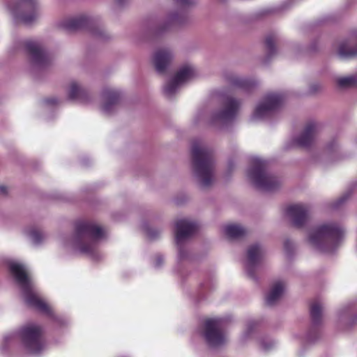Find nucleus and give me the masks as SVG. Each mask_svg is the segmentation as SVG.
Returning <instances> with one entry per match:
<instances>
[{
    "mask_svg": "<svg viewBox=\"0 0 357 357\" xmlns=\"http://www.w3.org/2000/svg\"><path fill=\"white\" fill-rule=\"evenodd\" d=\"M29 236L33 243L36 245L42 243L45 238V235L43 233L36 229L30 230L29 231Z\"/></svg>",
    "mask_w": 357,
    "mask_h": 357,
    "instance_id": "obj_28",
    "label": "nucleus"
},
{
    "mask_svg": "<svg viewBox=\"0 0 357 357\" xmlns=\"http://www.w3.org/2000/svg\"><path fill=\"white\" fill-rule=\"evenodd\" d=\"M46 102L49 105H56L58 102V100L56 98H51L47 99Z\"/></svg>",
    "mask_w": 357,
    "mask_h": 357,
    "instance_id": "obj_38",
    "label": "nucleus"
},
{
    "mask_svg": "<svg viewBox=\"0 0 357 357\" xmlns=\"http://www.w3.org/2000/svg\"><path fill=\"white\" fill-rule=\"evenodd\" d=\"M88 22V19L84 16L71 17L64 20L60 26L68 31H74L84 27Z\"/></svg>",
    "mask_w": 357,
    "mask_h": 357,
    "instance_id": "obj_20",
    "label": "nucleus"
},
{
    "mask_svg": "<svg viewBox=\"0 0 357 357\" xmlns=\"http://www.w3.org/2000/svg\"><path fill=\"white\" fill-rule=\"evenodd\" d=\"M68 95L70 99L77 100L84 97L85 91L77 82H72L69 86Z\"/></svg>",
    "mask_w": 357,
    "mask_h": 357,
    "instance_id": "obj_23",
    "label": "nucleus"
},
{
    "mask_svg": "<svg viewBox=\"0 0 357 357\" xmlns=\"http://www.w3.org/2000/svg\"><path fill=\"white\" fill-rule=\"evenodd\" d=\"M168 24L176 23L177 22V16L176 15H171L168 17Z\"/></svg>",
    "mask_w": 357,
    "mask_h": 357,
    "instance_id": "obj_37",
    "label": "nucleus"
},
{
    "mask_svg": "<svg viewBox=\"0 0 357 357\" xmlns=\"http://www.w3.org/2000/svg\"><path fill=\"white\" fill-rule=\"evenodd\" d=\"M176 3L181 6H186L192 3V0H174Z\"/></svg>",
    "mask_w": 357,
    "mask_h": 357,
    "instance_id": "obj_36",
    "label": "nucleus"
},
{
    "mask_svg": "<svg viewBox=\"0 0 357 357\" xmlns=\"http://www.w3.org/2000/svg\"><path fill=\"white\" fill-rule=\"evenodd\" d=\"M284 291V285L282 282L275 283L266 298V302L268 305H272L275 304L282 296Z\"/></svg>",
    "mask_w": 357,
    "mask_h": 357,
    "instance_id": "obj_21",
    "label": "nucleus"
},
{
    "mask_svg": "<svg viewBox=\"0 0 357 357\" xmlns=\"http://www.w3.org/2000/svg\"><path fill=\"white\" fill-rule=\"evenodd\" d=\"M337 82L340 87H349L357 84V77L355 76L340 77Z\"/></svg>",
    "mask_w": 357,
    "mask_h": 357,
    "instance_id": "obj_27",
    "label": "nucleus"
},
{
    "mask_svg": "<svg viewBox=\"0 0 357 357\" xmlns=\"http://www.w3.org/2000/svg\"><path fill=\"white\" fill-rule=\"evenodd\" d=\"M225 234L230 238H238L245 235V229L239 225L229 224L224 227Z\"/></svg>",
    "mask_w": 357,
    "mask_h": 357,
    "instance_id": "obj_22",
    "label": "nucleus"
},
{
    "mask_svg": "<svg viewBox=\"0 0 357 357\" xmlns=\"http://www.w3.org/2000/svg\"><path fill=\"white\" fill-rule=\"evenodd\" d=\"M275 344V341L268 337H263L259 340V347L264 351L271 350Z\"/></svg>",
    "mask_w": 357,
    "mask_h": 357,
    "instance_id": "obj_26",
    "label": "nucleus"
},
{
    "mask_svg": "<svg viewBox=\"0 0 357 357\" xmlns=\"http://www.w3.org/2000/svg\"><path fill=\"white\" fill-rule=\"evenodd\" d=\"M232 84L236 87L248 90L255 84V82L246 78L238 77L233 79Z\"/></svg>",
    "mask_w": 357,
    "mask_h": 357,
    "instance_id": "obj_25",
    "label": "nucleus"
},
{
    "mask_svg": "<svg viewBox=\"0 0 357 357\" xmlns=\"http://www.w3.org/2000/svg\"><path fill=\"white\" fill-rule=\"evenodd\" d=\"M224 320L221 318L206 321L204 336L211 347H218L226 343L227 337L222 332Z\"/></svg>",
    "mask_w": 357,
    "mask_h": 357,
    "instance_id": "obj_10",
    "label": "nucleus"
},
{
    "mask_svg": "<svg viewBox=\"0 0 357 357\" xmlns=\"http://www.w3.org/2000/svg\"><path fill=\"white\" fill-rule=\"evenodd\" d=\"M7 193V188L5 186H0V195H6Z\"/></svg>",
    "mask_w": 357,
    "mask_h": 357,
    "instance_id": "obj_39",
    "label": "nucleus"
},
{
    "mask_svg": "<svg viewBox=\"0 0 357 357\" xmlns=\"http://www.w3.org/2000/svg\"><path fill=\"white\" fill-rule=\"evenodd\" d=\"M337 148V143L335 142H333L332 143L327 144L326 149L328 152H332V151H336Z\"/></svg>",
    "mask_w": 357,
    "mask_h": 357,
    "instance_id": "obj_32",
    "label": "nucleus"
},
{
    "mask_svg": "<svg viewBox=\"0 0 357 357\" xmlns=\"http://www.w3.org/2000/svg\"><path fill=\"white\" fill-rule=\"evenodd\" d=\"M200 115H201V114H199V116H198L197 117H196V121H199L198 118H199V116Z\"/></svg>",
    "mask_w": 357,
    "mask_h": 357,
    "instance_id": "obj_40",
    "label": "nucleus"
},
{
    "mask_svg": "<svg viewBox=\"0 0 357 357\" xmlns=\"http://www.w3.org/2000/svg\"><path fill=\"white\" fill-rule=\"evenodd\" d=\"M320 125L317 122L308 123L303 132L294 139L296 145L301 147H307L310 145L315 139L317 134L320 130Z\"/></svg>",
    "mask_w": 357,
    "mask_h": 357,
    "instance_id": "obj_15",
    "label": "nucleus"
},
{
    "mask_svg": "<svg viewBox=\"0 0 357 357\" xmlns=\"http://www.w3.org/2000/svg\"><path fill=\"white\" fill-rule=\"evenodd\" d=\"M263 255V250L258 244H255L248 250V258L245 262V269L250 278H255L254 271Z\"/></svg>",
    "mask_w": 357,
    "mask_h": 357,
    "instance_id": "obj_16",
    "label": "nucleus"
},
{
    "mask_svg": "<svg viewBox=\"0 0 357 357\" xmlns=\"http://www.w3.org/2000/svg\"><path fill=\"white\" fill-rule=\"evenodd\" d=\"M338 54L343 59L357 55V38L342 42L338 48Z\"/></svg>",
    "mask_w": 357,
    "mask_h": 357,
    "instance_id": "obj_19",
    "label": "nucleus"
},
{
    "mask_svg": "<svg viewBox=\"0 0 357 357\" xmlns=\"http://www.w3.org/2000/svg\"><path fill=\"white\" fill-rule=\"evenodd\" d=\"M197 230V225L188 219H181L176 223L175 239L178 247L179 259L187 258L188 250L186 241L193 236Z\"/></svg>",
    "mask_w": 357,
    "mask_h": 357,
    "instance_id": "obj_7",
    "label": "nucleus"
},
{
    "mask_svg": "<svg viewBox=\"0 0 357 357\" xmlns=\"http://www.w3.org/2000/svg\"><path fill=\"white\" fill-rule=\"evenodd\" d=\"M286 214L294 226L301 228L307 221L309 210L307 206L304 204H294L287 208Z\"/></svg>",
    "mask_w": 357,
    "mask_h": 357,
    "instance_id": "obj_14",
    "label": "nucleus"
},
{
    "mask_svg": "<svg viewBox=\"0 0 357 357\" xmlns=\"http://www.w3.org/2000/svg\"><path fill=\"white\" fill-rule=\"evenodd\" d=\"M167 25H165V27H163L162 29L163 30V29H167Z\"/></svg>",
    "mask_w": 357,
    "mask_h": 357,
    "instance_id": "obj_41",
    "label": "nucleus"
},
{
    "mask_svg": "<svg viewBox=\"0 0 357 357\" xmlns=\"http://www.w3.org/2000/svg\"><path fill=\"white\" fill-rule=\"evenodd\" d=\"M275 40V35H268L266 38L265 43H266V47L268 52L269 56H272L275 53V46H274Z\"/></svg>",
    "mask_w": 357,
    "mask_h": 357,
    "instance_id": "obj_29",
    "label": "nucleus"
},
{
    "mask_svg": "<svg viewBox=\"0 0 357 357\" xmlns=\"http://www.w3.org/2000/svg\"><path fill=\"white\" fill-rule=\"evenodd\" d=\"M247 176L253 185L262 191H272L280 185L279 178L268 172L266 161L258 157L252 158Z\"/></svg>",
    "mask_w": 357,
    "mask_h": 357,
    "instance_id": "obj_6",
    "label": "nucleus"
},
{
    "mask_svg": "<svg viewBox=\"0 0 357 357\" xmlns=\"http://www.w3.org/2000/svg\"><path fill=\"white\" fill-rule=\"evenodd\" d=\"M9 269L20 285L24 299L29 307L49 316L57 326L68 324L66 317L56 315L52 307L41 298L29 275L26 266L17 261H11Z\"/></svg>",
    "mask_w": 357,
    "mask_h": 357,
    "instance_id": "obj_1",
    "label": "nucleus"
},
{
    "mask_svg": "<svg viewBox=\"0 0 357 357\" xmlns=\"http://www.w3.org/2000/svg\"><path fill=\"white\" fill-rule=\"evenodd\" d=\"M349 193H346L344 195H342L334 203L333 207H339L340 205H342L343 203L346 202V200L349 198Z\"/></svg>",
    "mask_w": 357,
    "mask_h": 357,
    "instance_id": "obj_31",
    "label": "nucleus"
},
{
    "mask_svg": "<svg viewBox=\"0 0 357 357\" xmlns=\"http://www.w3.org/2000/svg\"><path fill=\"white\" fill-rule=\"evenodd\" d=\"M283 96L278 93L266 94L257 105L252 118L256 120L263 119L277 109L283 102Z\"/></svg>",
    "mask_w": 357,
    "mask_h": 357,
    "instance_id": "obj_11",
    "label": "nucleus"
},
{
    "mask_svg": "<svg viewBox=\"0 0 357 357\" xmlns=\"http://www.w3.org/2000/svg\"><path fill=\"white\" fill-rule=\"evenodd\" d=\"M20 340L26 351L32 355H40L47 349V343L43 337V330L38 324L29 323L23 326L19 331L6 334L3 337L1 350L6 352Z\"/></svg>",
    "mask_w": 357,
    "mask_h": 357,
    "instance_id": "obj_3",
    "label": "nucleus"
},
{
    "mask_svg": "<svg viewBox=\"0 0 357 357\" xmlns=\"http://www.w3.org/2000/svg\"><path fill=\"white\" fill-rule=\"evenodd\" d=\"M8 8L17 20L26 24L34 22L39 16L36 0H17L15 5H9Z\"/></svg>",
    "mask_w": 357,
    "mask_h": 357,
    "instance_id": "obj_9",
    "label": "nucleus"
},
{
    "mask_svg": "<svg viewBox=\"0 0 357 357\" xmlns=\"http://www.w3.org/2000/svg\"><path fill=\"white\" fill-rule=\"evenodd\" d=\"M172 59V54L169 49L158 50L153 58V62L156 71L163 73Z\"/></svg>",
    "mask_w": 357,
    "mask_h": 357,
    "instance_id": "obj_18",
    "label": "nucleus"
},
{
    "mask_svg": "<svg viewBox=\"0 0 357 357\" xmlns=\"http://www.w3.org/2000/svg\"><path fill=\"white\" fill-rule=\"evenodd\" d=\"M103 103L102 110L106 114H111L117 107L119 102V93L112 89H105L102 93Z\"/></svg>",
    "mask_w": 357,
    "mask_h": 357,
    "instance_id": "obj_17",
    "label": "nucleus"
},
{
    "mask_svg": "<svg viewBox=\"0 0 357 357\" xmlns=\"http://www.w3.org/2000/svg\"><path fill=\"white\" fill-rule=\"evenodd\" d=\"M195 75L192 66L187 65L182 67L175 77L169 81L164 87L165 94L170 98L174 96L179 87L191 79Z\"/></svg>",
    "mask_w": 357,
    "mask_h": 357,
    "instance_id": "obj_12",
    "label": "nucleus"
},
{
    "mask_svg": "<svg viewBox=\"0 0 357 357\" xmlns=\"http://www.w3.org/2000/svg\"><path fill=\"white\" fill-rule=\"evenodd\" d=\"M163 263V257L162 256H157L154 262L155 267H160Z\"/></svg>",
    "mask_w": 357,
    "mask_h": 357,
    "instance_id": "obj_33",
    "label": "nucleus"
},
{
    "mask_svg": "<svg viewBox=\"0 0 357 357\" xmlns=\"http://www.w3.org/2000/svg\"><path fill=\"white\" fill-rule=\"evenodd\" d=\"M241 102L232 97L223 99L222 109L213 114L209 123L225 126L231 123L237 116Z\"/></svg>",
    "mask_w": 357,
    "mask_h": 357,
    "instance_id": "obj_8",
    "label": "nucleus"
},
{
    "mask_svg": "<svg viewBox=\"0 0 357 357\" xmlns=\"http://www.w3.org/2000/svg\"><path fill=\"white\" fill-rule=\"evenodd\" d=\"M254 331V324L250 323L247 325V327L242 335V340L243 341L247 340Z\"/></svg>",
    "mask_w": 357,
    "mask_h": 357,
    "instance_id": "obj_30",
    "label": "nucleus"
},
{
    "mask_svg": "<svg viewBox=\"0 0 357 357\" xmlns=\"http://www.w3.org/2000/svg\"><path fill=\"white\" fill-rule=\"evenodd\" d=\"M105 236V231L98 225L87 221L75 223V232L69 245L75 251L98 259L99 241Z\"/></svg>",
    "mask_w": 357,
    "mask_h": 357,
    "instance_id": "obj_2",
    "label": "nucleus"
},
{
    "mask_svg": "<svg viewBox=\"0 0 357 357\" xmlns=\"http://www.w3.org/2000/svg\"><path fill=\"white\" fill-rule=\"evenodd\" d=\"M350 311V307H344L342 308L340 312V316L341 317L344 316H347V314L349 313Z\"/></svg>",
    "mask_w": 357,
    "mask_h": 357,
    "instance_id": "obj_34",
    "label": "nucleus"
},
{
    "mask_svg": "<svg viewBox=\"0 0 357 357\" xmlns=\"http://www.w3.org/2000/svg\"><path fill=\"white\" fill-rule=\"evenodd\" d=\"M119 2H121L123 0H118Z\"/></svg>",
    "mask_w": 357,
    "mask_h": 357,
    "instance_id": "obj_42",
    "label": "nucleus"
},
{
    "mask_svg": "<svg viewBox=\"0 0 357 357\" xmlns=\"http://www.w3.org/2000/svg\"><path fill=\"white\" fill-rule=\"evenodd\" d=\"M26 47L31 56V63L34 66L43 68L50 61L48 54L38 42L28 41L26 43Z\"/></svg>",
    "mask_w": 357,
    "mask_h": 357,
    "instance_id": "obj_13",
    "label": "nucleus"
},
{
    "mask_svg": "<svg viewBox=\"0 0 357 357\" xmlns=\"http://www.w3.org/2000/svg\"><path fill=\"white\" fill-rule=\"evenodd\" d=\"M192 168L202 187L209 186L214 180V162L211 151L199 140H194L191 148Z\"/></svg>",
    "mask_w": 357,
    "mask_h": 357,
    "instance_id": "obj_5",
    "label": "nucleus"
},
{
    "mask_svg": "<svg viewBox=\"0 0 357 357\" xmlns=\"http://www.w3.org/2000/svg\"><path fill=\"white\" fill-rule=\"evenodd\" d=\"M322 306L320 303L314 302L310 307V314L314 325H317L321 319Z\"/></svg>",
    "mask_w": 357,
    "mask_h": 357,
    "instance_id": "obj_24",
    "label": "nucleus"
},
{
    "mask_svg": "<svg viewBox=\"0 0 357 357\" xmlns=\"http://www.w3.org/2000/svg\"><path fill=\"white\" fill-rule=\"evenodd\" d=\"M345 236L344 227L334 222H324L312 227L308 231V242L322 252H333Z\"/></svg>",
    "mask_w": 357,
    "mask_h": 357,
    "instance_id": "obj_4",
    "label": "nucleus"
},
{
    "mask_svg": "<svg viewBox=\"0 0 357 357\" xmlns=\"http://www.w3.org/2000/svg\"><path fill=\"white\" fill-rule=\"evenodd\" d=\"M157 232L154 231L153 229L148 228L146 229V234L149 237L153 238L157 235Z\"/></svg>",
    "mask_w": 357,
    "mask_h": 357,
    "instance_id": "obj_35",
    "label": "nucleus"
}]
</instances>
